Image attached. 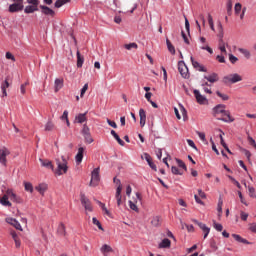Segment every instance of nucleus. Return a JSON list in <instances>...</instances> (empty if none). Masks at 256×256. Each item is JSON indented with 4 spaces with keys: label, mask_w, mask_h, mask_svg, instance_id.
I'll use <instances>...</instances> for the list:
<instances>
[{
    "label": "nucleus",
    "mask_w": 256,
    "mask_h": 256,
    "mask_svg": "<svg viewBox=\"0 0 256 256\" xmlns=\"http://www.w3.org/2000/svg\"><path fill=\"white\" fill-rule=\"evenodd\" d=\"M214 229H216V231H223V225L214 223Z\"/></svg>",
    "instance_id": "62"
},
{
    "label": "nucleus",
    "mask_w": 256,
    "mask_h": 256,
    "mask_svg": "<svg viewBox=\"0 0 256 256\" xmlns=\"http://www.w3.org/2000/svg\"><path fill=\"white\" fill-rule=\"evenodd\" d=\"M35 11H39V8L33 5H28L24 9V13L26 14L35 13Z\"/></svg>",
    "instance_id": "30"
},
{
    "label": "nucleus",
    "mask_w": 256,
    "mask_h": 256,
    "mask_svg": "<svg viewBox=\"0 0 256 256\" xmlns=\"http://www.w3.org/2000/svg\"><path fill=\"white\" fill-rule=\"evenodd\" d=\"M249 231H251V233H256V223H251L249 224Z\"/></svg>",
    "instance_id": "60"
},
{
    "label": "nucleus",
    "mask_w": 256,
    "mask_h": 256,
    "mask_svg": "<svg viewBox=\"0 0 256 256\" xmlns=\"http://www.w3.org/2000/svg\"><path fill=\"white\" fill-rule=\"evenodd\" d=\"M238 196H239L241 203H243V205H246V207H247V205H249V204H247V201H245V198L243 197V194L241 193V191H238Z\"/></svg>",
    "instance_id": "57"
},
{
    "label": "nucleus",
    "mask_w": 256,
    "mask_h": 256,
    "mask_svg": "<svg viewBox=\"0 0 256 256\" xmlns=\"http://www.w3.org/2000/svg\"><path fill=\"white\" fill-rule=\"evenodd\" d=\"M213 111L214 117H216V119H219V117L226 111L225 105L219 104L213 109Z\"/></svg>",
    "instance_id": "14"
},
{
    "label": "nucleus",
    "mask_w": 256,
    "mask_h": 256,
    "mask_svg": "<svg viewBox=\"0 0 256 256\" xmlns=\"http://www.w3.org/2000/svg\"><path fill=\"white\" fill-rule=\"evenodd\" d=\"M200 42L203 44L200 49H202L203 51H208V53H210V55H213V49L211 47H209V45L205 44L207 43V39L205 37H200Z\"/></svg>",
    "instance_id": "17"
},
{
    "label": "nucleus",
    "mask_w": 256,
    "mask_h": 256,
    "mask_svg": "<svg viewBox=\"0 0 256 256\" xmlns=\"http://www.w3.org/2000/svg\"><path fill=\"white\" fill-rule=\"evenodd\" d=\"M87 121V112L80 113L75 117V123H85Z\"/></svg>",
    "instance_id": "24"
},
{
    "label": "nucleus",
    "mask_w": 256,
    "mask_h": 256,
    "mask_svg": "<svg viewBox=\"0 0 256 256\" xmlns=\"http://www.w3.org/2000/svg\"><path fill=\"white\" fill-rule=\"evenodd\" d=\"M143 158L145 159V161H147L149 167L153 169V171H157V165L153 163V159L151 158V155H149L148 153H144L142 156V159Z\"/></svg>",
    "instance_id": "15"
},
{
    "label": "nucleus",
    "mask_w": 256,
    "mask_h": 256,
    "mask_svg": "<svg viewBox=\"0 0 256 256\" xmlns=\"http://www.w3.org/2000/svg\"><path fill=\"white\" fill-rule=\"evenodd\" d=\"M111 135L116 139L117 143L121 145V147H125V142L119 137V134L115 132V130H111Z\"/></svg>",
    "instance_id": "27"
},
{
    "label": "nucleus",
    "mask_w": 256,
    "mask_h": 256,
    "mask_svg": "<svg viewBox=\"0 0 256 256\" xmlns=\"http://www.w3.org/2000/svg\"><path fill=\"white\" fill-rule=\"evenodd\" d=\"M92 223L93 225H97L98 229H100V231H103V226L101 225V222H99V220H97V218H92Z\"/></svg>",
    "instance_id": "48"
},
{
    "label": "nucleus",
    "mask_w": 256,
    "mask_h": 256,
    "mask_svg": "<svg viewBox=\"0 0 256 256\" xmlns=\"http://www.w3.org/2000/svg\"><path fill=\"white\" fill-rule=\"evenodd\" d=\"M57 233L62 235V236L65 235V233H66L65 224H63V223L59 224L58 229H57Z\"/></svg>",
    "instance_id": "39"
},
{
    "label": "nucleus",
    "mask_w": 256,
    "mask_h": 256,
    "mask_svg": "<svg viewBox=\"0 0 256 256\" xmlns=\"http://www.w3.org/2000/svg\"><path fill=\"white\" fill-rule=\"evenodd\" d=\"M56 165H57V169L54 170V173L56 175H65V173H67V171H69V166L68 165V162H67V159L65 158V156H62L61 157V160L60 159H56Z\"/></svg>",
    "instance_id": "2"
},
{
    "label": "nucleus",
    "mask_w": 256,
    "mask_h": 256,
    "mask_svg": "<svg viewBox=\"0 0 256 256\" xmlns=\"http://www.w3.org/2000/svg\"><path fill=\"white\" fill-rule=\"evenodd\" d=\"M40 163L42 167H46V169H51L52 171H55V167L53 166V163H51V161L40 159Z\"/></svg>",
    "instance_id": "25"
},
{
    "label": "nucleus",
    "mask_w": 256,
    "mask_h": 256,
    "mask_svg": "<svg viewBox=\"0 0 256 256\" xmlns=\"http://www.w3.org/2000/svg\"><path fill=\"white\" fill-rule=\"evenodd\" d=\"M190 59H191L192 66L194 67V69H196V71H200L202 73H207V68H205V66H203L199 62L195 61V58H193V57H191Z\"/></svg>",
    "instance_id": "12"
},
{
    "label": "nucleus",
    "mask_w": 256,
    "mask_h": 256,
    "mask_svg": "<svg viewBox=\"0 0 256 256\" xmlns=\"http://www.w3.org/2000/svg\"><path fill=\"white\" fill-rule=\"evenodd\" d=\"M3 97H7V89H9V81L6 79L1 85Z\"/></svg>",
    "instance_id": "31"
},
{
    "label": "nucleus",
    "mask_w": 256,
    "mask_h": 256,
    "mask_svg": "<svg viewBox=\"0 0 256 256\" xmlns=\"http://www.w3.org/2000/svg\"><path fill=\"white\" fill-rule=\"evenodd\" d=\"M101 253L104 256H107V253H113V248L107 244H104L101 248H100Z\"/></svg>",
    "instance_id": "26"
},
{
    "label": "nucleus",
    "mask_w": 256,
    "mask_h": 256,
    "mask_svg": "<svg viewBox=\"0 0 256 256\" xmlns=\"http://www.w3.org/2000/svg\"><path fill=\"white\" fill-rule=\"evenodd\" d=\"M87 89H89V84H85L80 92V97L83 98L85 93H87Z\"/></svg>",
    "instance_id": "54"
},
{
    "label": "nucleus",
    "mask_w": 256,
    "mask_h": 256,
    "mask_svg": "<svg viewBox=\"0 0 256 256\" xmlns=\"http://www.w3.org/2000/svg\"><path fill=\"white\" fill-rule=\"evenodd\" d=\"M166 45H167L168 51L172 55H175V46H173V44L171 43V41L169 39H166Z\"/></svg>",
    "instance_id": "34"
},
{
    "label": "nucleus",
    "mask_w": 256,
    "mask_h": 256,
    "mask_svg": "<svg viewBox=\"0 0 256 256\" xmlns=\"http://www.w3.org/2000/svg\"><path fill=\"white\" fill-rule=\"evenodd\" d=\"M240 217L242 221H247V219L249 218V214L242 211L240 213Z\"/></svg>",
    "instance_id": "59"
},
{
    "label": "nucleus",
    "mask_w": 256,
    "mask_h": 256,
    "mask_svg": "<svg viewBox=\"0 0 256 256\" xmlns=\"http://www.w3.org/2000/svg\"><path fill=\"white\" fill-rule=\"evenodd\" d=\"M218 120L224 121L225 123H233L234 121V119L231 118V113L227 110H224L223 114H220Z\"/></svg>",
    "instance_id": "11"
},
{
    "label": "nucleus",
    "mask_w": 256,
    "mask_h": 256,
    "mask_svg": "<svg viewBox=\"0 0 256 256\" xmlns=\"http://www.w3.org/2000/svg\"><path fill=\"white\" fill-rule=\"evenodd\" d=\"M9 200L13 201L14 203H21V198H19L11 189H8L3 197L0 198V203L3 205V207H11L12 204Z\"/></svg>",
    "instance_id": "1"
},
{
    "label": "nucleus",
    "mask_w": 256,
    "mask_h": 256,
    "mask_svg": "<svg viewBox=\"0 0 256 256\" xmlns=\"http://www.w3.org/2000/svg\"><path fill=\"white\" fill-rule=\"evenodd\" d=\"M9 149L3 147L0 149V163L4 166L7 165V155H10Z\"/></svg>",
    "instance_id": "9"
},
{
    "label": "nucleus",
    "mask_w": 256,
    "mask_h": 256,
    "mask_svg": "<svg viewBox=\"0 0 256 256\" xmlns=\"http://www.w3.org/2000/svg\"><path fill=\"white\" fill-rule=\"evenodd\" d=\"M217 211L219 213V217H221V214L223 213V201L222 200H219V202H218Z\"/></svg>",
    "instance_id": "50"
},
{
    "label": "nucleus",
    "mask_w": 256,
    "mask_h": 256,
    "mask_svg": "<svg viewBox=\"0 0 256 256\" xmlns=\"http://www.w3.org/2000/svg\"><path fill=\"white\" fill-rule=\"evenodd\" d=\"M228 179H230V181H232V183H234V185H236L238 189H241V184L239 183V181L233 178V176H228Z\"/></svg>",
    "instance_id": "52"
},
{
    "label": "nucleus",
    "mask_w": 256,
    "mask_h": 256,
    "mask_svg": "<svg viewBox=\"0 0 256 256\" xmlns=\"http://www.w3.org/2000/svg\"><path fill=\"white\" fill-rule=\"evenodd\" d=\"M139 117H140V125L141 127H145V123L147 121V114L144 109L139 110Z\"/></svg>",
    "instance_id": "21"
},
{
    "label": "nucleus",
    "mask_w": 256,
    "mask_h": 256,
    "mask_svg": "<svg viewBox=\"0 0 256 256\" xmlns=\"http://www.w3.org/2000/svg\"><path fill=\"white\" fill-rule=\"evenodd\" d=\"M171 172L173 175H183V170L177 168V166H172Z\"/></svg>",
    "instance_id": "41"
},
{
    "label": "nucleus",
    "mask_w": 256,
    "mask_h": 256,
    "mask_svg": "<svg viewBox=\"0 0 256 256\" xmlns=\"http://www.w3.org/2000/svg\"><path fill=\"white\" fill-rule=\"evenodd\" d=\"M107 123L110 125V127H113V129H117V123H115V121L107 119Z\"/></svg>",
    "instance_id": "63"
},
{
    "label": "nucleus",
    "mask_w": 256,
    "mask_h": 256,
    "mask_svg": "<svg viewBox=\"0 0 256 256\" xmlns=\"http://www.w3.org/2000/svg\"><path fill=\"white\" fill-rule=\"evenodd\" d=\"M242 9H243V6L241 5V3H236L234 7L235 15H241Z\"/></svg>",
    "instance_id": "38"
},
{
    "label": "nucleus",
    "mask_w": 256,
    "mask_h": 256,
    "mask_svg": "<svg viewBox=\"0 0 256 256\" xmlns=\"http://www.w3.org/2000/svg\"><path fill=\"white\" fill-rule=\"evenodd\" d=\"M64 80L63 78H56L54 81V91L55 93H58V91H61L63 89Z\"/></svg>",
    "instance_id": "18"
},
{
    "label": "nucleus",
    "mask_w": 256,
    "mask_h": 256,
    "mask_svg": "<svg viewBox=\"0 0 256 256\" xmlns=\"http://www.w3.org/2000/svg\"><path fill=\"white\" fill-rule=\"evenodd\" d=\"M99 181H100L99 168H95L92 171L91 181H90L89 186L90 187H97V185H99Z\"/></svg>",
    "instance_id": "7"
},
{
    "label": "nucleus",
    "mask_w": 256,
    "mask_h": 256,
    "mask_svg": "<svg viewBox=\"0 0 256 256\" xmlns=\"http://www.w3.org/2000/svg\"><path fill=\"white\" fill-rule=\"evenodd\" d=\"M129 207L132 209V211H136V213L139 211V208L137 207V204H135L133 201L129 200Z\"/></svg>",
    "instance_id": "49"
},
{
    "label": "nucleus",
    "mask_w": 256,
    "mask_h": 256,
    "mask_svg": "<svg viewBox=\"0 0 256 256\" xmlns=\"http://www.w3.org/2000/svg\"><path fill=\"white\" fill-rule=\"evenodd\" d=\"M84 137V141L85 143H88L90 145V143H93V136H91V133L90 134H87L86 136H83Z\"/></svg>",
    "instance_id": "46"
},
{
    "label": "nucleus",
    "mask_w": 256,
    "mask_h": 256,
    "mask_svg": "<svg viewBox=\"0 0 256 256\" xmlns=\"http://www.w3.org/2000/svg\"><path fill=\"white\" fill-rule=\"evenodd\" d=\"M151 225H153V227H159V225H161V217L154 216L151 220Z\"/></svg>",
    "instance_id": "33"
},
{
    "label": "nucleus",
    "mask_w": 256,
    "mask_h": 256,
    "mask_svg": "<svg viewBox=\"0 0 256 256\" xmlns=\"http://www.w3.org/2000/svg\"><path fill=\"white\" fill-rule=\"evenodd\" d=\"M194 97L196 98L197 103H199L200 105H205L207 103V98L201 95V92H199V90H194Z\"/></svg>",
    "instance_id": "13"
},
{
    "label": "nucleus",
    "mask_w": 256,
    "mask_h": 256,
    "mask_svg": "<svg viewBox=\"0 0 256 256\" xmlns=\"http://www.w3.org/2000/svg\"><path fill=\"white\" fill-rule=\"evenodd\" d=\"M40 9H42V13L44 15H50V17H54L55 16V11H53V9H51V8H49L47 6L41 5Z\"/></svg>",
    "instance_id": "22"
},
{
    "label": "nucleus",
    "mask_w": 256,
    "mask_h": 256,
    "mask_svg": "<svg viewBox=\"0 0 256 256\" xmlns=\"http://www.w3.org/2000/svg\"><path fill=\"white\" fill-rule=\"evenodd\" d=\"M176 162L180 169H184V171H187V165H185V162H183L181 159H176Z\"/></svg>",
    "instance_id": "43"
},
{
    "label": "nucleus",
    "mask_w": 256,
    "mask_h": 256,
    "mask_svg": "<svg viewBox=\"0 0 256 256\" xmlns=\"http://www.w3.org/2000/svg\"><path fill=\"white\" fill-rule=\"evenodd\" d=\"M193 223H195V225H198V227L203 230L204 239H207L209 233L211 232V228L207 227V225L203 224L202 222H199V220H193Z\"/></svg>",
    "instance_id": "10"
},
{
    "label": "nucleus",
    "mask_w": 256,
    "mask_h": 256,
    "mask_svg": "<svg viewBox=\"0 0 256 256\" xmlns=\"http://www.w3.org/2000/svg\"><path fill=\"white\" fill-rule=\"evenodd\" d=\"M226 9H227V14L229 16H231L233 14V1L232 0H228Z\"/></svg>",
    "instance_id": "35"
},
{
    "label": "nucleus",
    "mask_w": 256,
    "mask_h": 256,
    "mask_svg": "<svg viewBox=\"0 0 256 256\" xmlns=\"http://www.w3.org/2000/svg\"><path fill=\"white\" fill-rule=\"evenodd\" d=\"M204 79H207L209 83H217L219 81V74L214 72L209 76H204Z\"/></svg>",
    "instance_id": "20"
},
{
    "label": "nucleus",
    "mask_w": 256,
    "mask_h": 256,
    "mask_svg": "<svg viewBox=\"0 0 256 256\" xmlns=\"http://www.w3.org/2000/svg\"><path fill=\"white\" fill-rule=\"evenodd\" d=\"M216 94L222 99V101H229V96L227 94H223L220 91H217Z\"/></svg>",
    "instance_id": "45"
},
{
    "label": "nucleus",
    "mask_w": 256,
    "mask_h": 256,
    "mask_svg": "<svg viewBox=\"0 0 256 256\" xmlns=\"http://www.w3.org/2000/svg\"><path fill=\"white\" fill-rule=\"evenodd\" d=\"M239 53L244 55L246 59H251V52L248 49L245 48H238Z\"/></svg>",
    "instance_id": "32"
},
{
    "label": "nucleus",
    "mask_w": 256,
    "mask_h": 256,
    "mask_svg": "<svg viewBox=\"0 0 256 256\" xmlns=\"http://www.w3.org/2000/svg\"><path fill=\"white\" fill-rule=\"evenodd\" d=\"M219 49L221 53H223L224 55H227V49L225 48V42H223V40H220L219 42Z\"/></svg>",
    "instance_id": "42"
},
{
    "label": "nucleus",
    "mask_w": 256,
    "mask_h": 256,
    "mask_svg": "<svg viewBox=\"0 0 256 256\" xmlns=\"http://www.w3.org/2000/svg\"><path fill=\"white\" fill-rule=\"evenodd\" d=\"M248 191H249V197H251L252 199H256L255 188L249 186Z\"/></svg>",
    "instance_id": "47"
},
{
    "label": "nucleus",
    "mask_w": 256,
    "mask_h": 256,
    "mask_svg": "<svg viewBox=\"0 0 256 256\" xmlns=\"http://www.w3.org/2000/svg\"><path fill=\"white\" fill-rule=\"evenodd\" d=\"M83 153H85V148L83 147L78 148V152L75 156V161L78 165L83 162Z\"/></svg>",
    "instance_id": "19"
},
{
    "label": "nucleus",
    "mask_w": 256,
    "mask_h": 256,
    "mask_svg": "<svg viewBox=\"0 0 256 256\" xmlns=\"http://www.w3.org/2000/svg\"><path fill=\"white\" fill-rule=\"evenodd\" d=\"M187 143H188L189 147H192V149L197 150V146L195 145V142H193V140L187 139Z\"/></svg>",
    "instance_id": "61"
},
{
    "label": "nucleus",
    "mask_w": 256,
    "mask_h": 256,
    "mask_svg": "<svg viewBox=\"0 0 256 256\" xmlns=\"http://www.w3.org/2000/svg\"><path fill=\"white\" fill-rule=\"evenodd\" d=\"M229 61H230V63L235 64V63H237V61H239V58H237L233 54H229Z\"/></svg>",
    "instance_id": "56"
},
{
    "label": "nucleus",
    "mask_w": 256,
    "mask_h": 256,
    "mask_svg": "<svg viewBox=\"0 0 256 256\" xmlns=\"http://www.w3.org/2000/svg\"><path fill=\"white\" fill-rule=\"evenodd\" d=\"M29 5H33L34 7H39V0H27Z\"/></svg>",
    "instance_id": "58"
},
{
    "label": "nucleus",
    "mask_w": 256,
    "mask_h": 256,
    "mask_svg": "<svg viewBox=\"0 0 256 256\" xmlns=\"http://www.w3.org/2000/svg\"><path fill=\"white\" fill-rule=\"evenodd\" d=\"M48 186L45 183H42L38 186H36V191H38V193H40V195H45V191H47Z\"/></svg>",
    "instance_id": "28"
},
{
    "label": "nucleus",
    "mask_w": 256,
    "mask_h": 256,
    "mask_svg": "<svg viewBox=\"0 0 256 256\" xmlns=\"http://www.w3.org/2000/svg\"><path fill=\"white\" fill-rule=\"evenodd\" d=\"M138 45L135 42H132L130 44H125L124 49H127V51H131V49H138Z\"/></svg>",
    "instance_id": "37"
},
{
    "label": "nucleus",
    "mask_w": 256,
    "mask_h": 256,
    "mask_svg": "<svg viewBox=\"0 0 256 256\" xmlns=\"http://www.w3.org/2000/svg\"><path fill=\"white\" fill-rule=\"evenodd\" d=\"M6 59H10L11 61L15 62V56H13L11 52L6 53Z\"/></svg>",
    "instance_id": "64"
},
{
    "label": "nucleus",
    "mask_w": 256,
    "mask_h": 256,
    "mask_svg": "<svg viewBox=\"0 0 256 256\" xmlns=\"http://www.w3.org/2000/svg\"><path fill=\"white\" fill-rule=\"evenodd\" d=\"M54 127L55 125L53 124V122H47V124L45 125V131H53Z\"/></svg>",
    "instance_id": "53"
},
{
    "label": "nucleus",
    "mask_w": 256,
    "mask_h": 256,
    "mask_svg": "<svg viewBox=\"0 0 256 256\" xmlns=\"http://www.w3.org/2000/svg\"><path fill=\"white\" fill-rule=\"evenodd\" d=\"M122 191H123V186H117L116 194H115V199H116V202H117V207H121L122 203L125 201V198L123 200V195H121Z\"/></svg>",
    "instance_id": "8"
},
{
    "label": "nucleus",
    "mask_w": 256,
    "mask_h": 256,
    "mask_svg": "<svg viewBox=\"0 0 256 256\" xmlns=\"http://www.w3.org/2000/svg\"><path fill=\"white\" fill-rule=\"evenodd\" d=\"M210 247L212 251H217V249H219V247L217 246V242L215 240H211Z\"/></svg>",
    "instance_id": "55"
},
{
    "label": "nucleus",
    "mask_w": 256,
    "mask_h": 256,
    "mask_svg": "<svg viewBox=\"0 0 256 256\" xmlns=\"http://www.w3.org/2000/svg\"><path fill=\"white\" fill-rule=\"evenodd\" d=\"M81 133H82L83 137H85L86 135L91 134V129H89V126H87V124L83 125Z\"/></svg>",
    "instance_id": "36"
},
{
    "label": "nucleus",
    "mask_w": 256,
    "mask_h": 256,
    "mask_svg": "<svg viewBox=\"0 0 256 256\" xmlns=\"http://www.w3.org/2000/svg\"><path fill=\"white\" fill-rule=\"evenodd\" d=\"M69 1L71 0H57L55 2V7L59 9L60 7H63V5H65L66 3H69Z\"/></svg>",
    "instance_id": "40"
},
{
    "label": "nucleus",
    "mask_w": 256,
    "mask_h": 256,
    "mask_svg": "<svg viewBox=\"0 0 256 256\" xmlns=\"http://www.w3.org/2000/svg\"><path fill=\"white\" fill-rule=\"evenodd\" d=\"M178 71H179L181 77H183V79H189V77H190L189 68L187 67L185 62H183V61L178 62Z\"/></svg>",
    "instance_id": "5"
},
{
    "label": "nucleus",
    "mask_w": 256,
    "mask_h": 256,
    "mask_svg": "<svg viewBox=\"0 0 256 256\" xmlns=\"http://www.w3.org/2000/svg\"><path fill=\"white\" fill-rule=\"evenodd\" d=\"M196 134L198 135L199 139L203 141V143H207V138H205V133L196 131Z\"/></svg>",
    "instance_id": "51"
},
{
    "label": "nucleus",
    "mask_w": 256,
    "mask_h": 256,
    "mask_svg": "<svg viewBox=\"0 0 256 256\" xmlns=\"http://www.w3.org/2000/svg\"><path fill=\"white\" fill-rule=\"evenodd\" d=\"M77 67H83V63L85 62V58L81 55V52L77 51Z\"/></svg>",
    "instance_id": "29"
},
{
    "label": "nucleus",
    "mask_w": 256,
    "mask_h": 256,
    "mask_svg": "<svg viewBox=\"0 0 256 256\" xmlns=\"http://www.w3.org/2000/svg\"><path fill=\"white\" fill-rule=\"evenodd\" d=\"M159 249H169L171 247V240L164 238L158 245Z\"/></svg>",
    "instance_id": "23"
},
{
    "label": "nucleus",
    "mask_w": 256,
    "mask_h": 256,
    "mask_svg": "<svg viewBox=\"0 0 256 256\" xmlns=\"http://www.w3.org/2000/svg\"><path fill=\"white\" fill-rule=\"evenodd\" d=\"M239 81H243V77H241V75L235 73V74H230L228 76H224L223 77V83L227 84V83H239Z\"/></svg>",
    "instance_id": "4"
},
{
    "label": "nucleus",
    "mask_w": 256,
    "mask_h": 256,
    "mask_svg": "<svg viewBox=\"0 0 256 256\" xmlns=\"http://www.w3.org/2000/svg\"><path fill=\"white\" fill-rule=\"evenodd\" d=\"M25 191H28L29 193H33V184L29 182L24 183Z\"/></svg>",
    "instance_id": "44"
},
{
    "label": "nucleus",
    "mask_w": 256,
    "mask_h": 256,
    "mask_svg": "<svg viewBox=\"0 0 256 256\" xmlns=\"http://www.w3.org/2000/svg\"><path fill=\"white\" fill-rule=\"evenodd\" d=\"M11 1H12V4H10L8 8L9 13H19V11H23V9H25L23 0H11Z\"/></svg>",
    "instance_id": "3"
},
{
    "label": "nucleus",
    "mask_w": 256,
    "mask_h": 256,
    "mask_svg": "<svg viewBox=\"0 0 256 256\" xmlns=\"http://www.w3.org/2000/svg\"><path fill=\"white\" fill-rule=\"evenodd\" d=\"M6 222L15 227V229H18V231H23L21 224L15 218H6Z\"/></svg>",
    "instance_id": "16"
},
{
    "label": "nucleus",
    "mask_w": 256,
    "mask_h": 256,
    "mask_svg": "<svg viewBox=\"0 0 256 256\" xmlns=\"http://www.w3.org/2000/svg\"><path fill=\"white\" fill-rule=\"evenodd\" d=\"M80 201H81V204L83 205V207L85 208V211L92 213L93 205H91V201L89 200V198H87V196H85V194H83V193L80 194Z\"/></svg>",
    "instance_id": "6"
}]
</instances>
